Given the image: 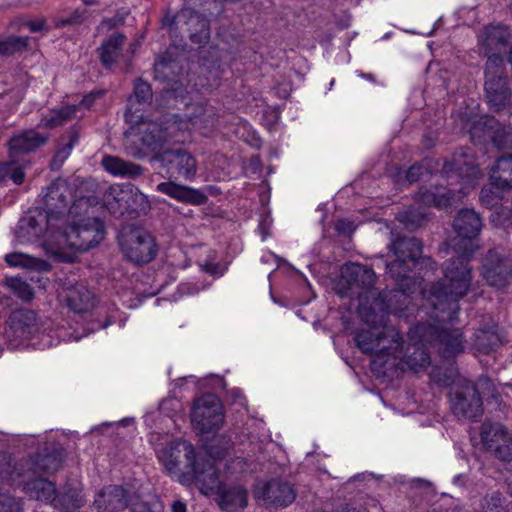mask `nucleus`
<instances>
[{"instance_id": "f704fd0d", "label": "nucleus", "mask_w": 512, "mask_h": 512, "mask_svg": "<svg viewBox=\"0 0 512 512\" xmlns=\"http://www.w3.org/2000/svg\"><path fill=\"white\" fill-rule=\"evenodd\" d=\"M5 284L17 297L23 301H30L34 297L33 288L29 283L19 277L6 278Z\"/></svg>"}, {"instance_id": "79ce46f5", "label": "nucleus", "mask_w": 512, "mask_h": 512, "mask_svg": "<svg viewBox=\"0 0 512 512\" xmlns=\"http://www.w3.org/2000/svg\"><path fill=\"white\" fill-rule=\"evenodd\" d=\"M74 146V140H70L63 147L59 148L53 158L52 165L60 166L70 155Z\"/></svg>"}, {"instance_id": "2eb2a0df", "label": "nucleus", "mask_w": 512, "mask_h": 512, "mask_svg": "<svg viewBox=\"0 0 512 512\" xmlns=\"http://www.w3.org/2000/svg\"><path fill=\"white\" fill-rule=\"evenodd\" d=\"M469 133L475 142L491 139L499 149L512 148V127H501L493 117L483 116L473 122Z\"/></svg>"}, {"instance_id": "8fccbe9b", "label": "nucleus", "mask_w": 512, "mask_h": 512, "mask_svg": "<svg viewBox=\"0 0 512 512\" xmlns=\"http://www.w3.org/2000/svg\"><path fill=\"white\" fill-rule=\"evenodd\" d=\"M85 5L91 6L97 4L100 0H82Z\"/></svg>"}, {"instance_id": "0eeeda50", "label": "nucleus", "mask_w": 512, "mask_h": 512, "mask_svg": "<svg viewBox=\"0 0 512 512\" xmlns=\"http://www.w3.org/2000/svg\"><path fill=\"white\" fill-rule=\"evenodd\" d=\"M46 219L42 212L21 218L15 231L17 242L21 244L34 242L44 236V245L49 253L65 260L70 259L66 256V250L71 247L64 244L62 231L59 228H49Z\"/></svg>"}, {"instance_id": "49530a36", "label": "nucleus", "mask_w": 512, "mask_h": 512, "mask_svg": "<svg viewBox=\"0 0 512 512\" xmlns=\"http://www.w3.org/2000/svg\"><path fill=\"white\" fill-rule=\"evenodd\" d=\"M423 172H424V169L422 166L420 165H413L410 167V169L407 171V180L409 182H415L417 181L420 177L423 176Z\"/></svg>"}, {"instance_id": "2f4dec72", "label": "nucleus", "mask_w": 512, "mask_h": 512, "mask_svg": "<svg viewBox=\"0 0 512 512\" xmlns=\"http://www.w3.org/2000/svg\"><path fill=\"white\" fill-rule=\"evenodd\" d=\"M4 260L10 267L35 271H48L50 269L47 261L21 252L8 253L5 255Z\"/></svg>"}, {"instance_id": "9d476101", "label": "nucleus", "mask_w": 512, "mask_h": 512, "mask_svg": "<svg viewBox=\"0 0 512 512\" xmlns=\"http://www.w3.org/2000/svg\"><path fill=\"white\" fill-rule=\"evenodd\" d=\"M479 390L486 395V390H494V386L489 379L483 378L478 380L477 387L468 384L461 390L452 392L450 403L453 413L458 417L467 419H474L480 416L483 409ZM490 396L495 397L493 391H491Z\"/></svg>"}, {"instance_id": "cd10ccee", "label": "nucleus", "mask_w": 512, "mask_h": 512, "mask_svg": "<svg viewBox=\"0 0 512 512\" xmlns=\"http://www.w3.org/2000/svg\"><path fill=\"white\" fill-rule=\"evenodd\" d=\"M455 191V189L445 187L421 190L418 195V202L420 205L441 208L452 204L455 198L459 200L462 197L456 195Z\"/></svg>"}, {"instance_id": "473e14b6", "label": "nucleus", "mask_w": 512, "mask_h": 512, "mask_svg": "<svg viewBox=\"0 0 512 512\" xmlns=\"http://www.w3.org/2000/svg\"><path fill=\"white\" fill-rule=\"evenodd\" d=\"M104 169L118 177H135L141 174V168L138 165L125 162L115 156H106L102 159Z\"/></svg>"}, {"instance_id": "b1692460", "label": "nucleus", "mask_w": 512, "mask_h": 512, "mask_svg": "<svg viewBox=\"0 0 512 512\" xmlns=\"http://www.w3.org/2000/svg\"><path fill=\"white\" fill-rule=\"evenodd\" d=\"M100 95V91L91 93L89 95H86L79 105H69L59 110H53L49 112L47 115L43 116L39 125L43 128H54L61 126L64 123L75 118L77 116V111L80 110L82 107L89 108L96 99V97H99Z\"/></svg>"}, {"instance_id": "5701e85b", "label": "nucleus", "mask_w": 512, "mask_h": 512, "mask_svg": "<svg viewBox=\"0 0 512 512\" xmlns=\"http://www.w3.org/2000/svg\"><path fill=\"white\" fill-rule=\"evenodd\" d=\"M512 263L496 252H490L483 266V277L491 286L503 287L511 274Z\"/></svg>"}, {"instance_id": "423d86ee", "label": "nucleus", "mask_w": 512, "mask_h": 512, "mask_svg": "<svg viewBox=\"0 0 512 512\" xmlns=\"http://www.w3.org/2000/svg\"><path fill=\"white\" fill-rule=\"evenodd\" d=\"M152 97L151 87L141 80L134 86V94L128 100L125 113L126 121L130 124L125 136L129 141L141 142V147L135 152L138 156H145L150 152H156L163 143L162 135L164 122L159 124L154 121L144 120L140 113L141 106L145 105Z\"/></svg>"}, {"instance_id": "6ab92c4d", "label": "nucleus", "mask_w": 512, "mask_h": 512, "mask_svg": "<svg viewBox=\"0 0 512 512\" xmlns=\"http://www.w3.org/2000/svg\"><path fill=\"white\" fill-rule=\"evenodd\" d=\"M58 298L75 313H86L95 306L92 292L82 283H63L58 290Z\"/></svg>"}, {"instance_id": "aec40b11", "label": "nucleus", "mask_w": 512, "mask_h": 512, "mask_svg": "<svg viewBox=\"0 0 512 512\" xmlns=\"http://www.w3.org/2000/svg\"><path fill=\"white\" fill-rule=\"evenodd\" d=\"M178 22L182 23L181 31L187 32L193 43L203 45L208 42L210 38L209 22L194 9L184 7L178 13Z\"/></svg>"}, {"instance_id": "20e7f679", "label": "nucleus", "mask_w": 512, "mask_h": 512, "mask_svg": "<svg viewBox=\"0 0 512 512\" xmlns=\"http://www.w3.org/2000/svg\"><path fill=\"white\" fill-rule=\"evenodd\" d=\"M453 228L460 238V242H464L463 247L460 243L456 244L460 250H463V257L449 261L445 267L443 281L431 289L432 296L437 300H440L442 296L449 298L456 307V301L465 296L471 286V270L466 259L476 248L473 239L480 233L482 221L474 210L463 209L457 214Z\"/></svg>"}, {"instance_id": "f3484780", "label": "nucleus", "mask_w": 512, "mask_h": 512, "mask_svg": "<svg viewBox=\"0 0 512 512\" xmlns=\"http://www.w3.org/2000/svg\"><path fill=\"white\" fill-rule=\"evenodd\" d=\"M129 505L133 512H151L145 503L133 502L121 486L111 485L103 488L94 500L95 508L101 512L119 511Z\"/></svg>"}, {"instance_id": "4c0bfd02", "label": "nucleus", "mask_w": 512, "mask_h": 512, "mask_svg": "<svg viewBox=\"0 0 512 512\" xmlns=\"http://www.w3.org/2000/svg\"><path fill=\"white\" fill-rule=\"evenodd\" d=\"M483 512H500L502 501L498 493H493L489 497H485L482 501Z\"/></svg>"}, {"instance_id": "ea45409f", "label": "nucleus", "mask_w": 512, "mask_h": 512, "mask_svg": "<svg viewBox=\"0 0 512 512\" xmlns=\"http://www.w3.org/2000/svg\"><path fill=\"white\" fill-rule=\"evenodd\" d=\"M162 27L169 31H177L182 29V23L178 22V14L174 15L169 9H167L161 20Z\"/></svg>"}, {"instance_id": "393cba45", "label": "nucleus", "mask_w": 512, "mask_h": 512, "mask_svg": "<svg viewBox=\"0 0 512 512\" xmlns=\"http://www.w3.org/2000/svg\"><path fill=\"white\" fill-rule=\"evenodd\" d=\"M48 135L34 129L25 130L14 135L9 142V157L15 158L20 154L32 152L44 145Z\"/></svg>"}, {"instance_id": "de8ad7c7", "label": "nucleus", "mask_w": 512, "mask_h": 512, "mask_svg": "<svg viewBox=\"0 0 512 512\" xmlns=\"http://www.w3.org/2000/svg\"><path fill=\"white\" fill-rule=\"evenodd\" d=\"M27 27L31 32H39L44 28V22L42 20H35L26 23Z\"/></svg>"}, {"instance_id": "6e6552de", "label": "nucleus", "mask_w": 512, "mask_h": 512, "mask_svg": "<svg viewBox=\"0 0 512 512\" xmlns=\"http://www.w3.org/2000/svg\"><path fill=\"white\" fill-rule=\"evenodd\" d=\"M478 165L475 164L474 154L469 148L461 149L453 155L450 162L444 165L443 174L449 181L450 186L454 185V180L460 183V192L464 195L473 189L483 177Z\"/></svg>"}, {"instance_id": "3c124183", "label": "nucleus", "mask_w": 512, "mask_h": 512, "mask_svg": "<svg viewBox=\"0 0 512 512\" xmlns=\"http://www.w3.org/2000/svg\"><path fill=\"white\" fill-rule=\"evenodd\" d=\"M341 224H342V222H338V224H337L338 229H340V228H341V227H340V225H341Z\"/></svg>"}, {"instance_id": "f8f14e48", "label": "nucleus", "mask_w": 512, "mask_h": 512, "mask_svg": "<svg viewBox=\"0 0 512 512\" xmlns=\"http://www.w3.org/2000/svg\"><path fill=\"white\" fill-rule=\"evenodd\" d=\"M40 330V318L28 309L13 311L7 321L4 338L11 349L19 348L22 343Z\"/></svg>"}, {"instance_id": "c85d7f7f", "label": "nucleus", "mask_w": 512, "mask_h": 512, "mask_svg": "<svg viewBox=\"0 0 512 512\" xmlns=\"http://www.w3.org/2000/svg\"><path fill=\"white\" fill-rule=\"evenodd\" d=\"M342 277L346 279L350 289L354 286L367 288L374 282V272L357 263L345 265L342 269Z\"/></svg>"}, {"instance_id": "a19ab883", "label": "nucleus", "mask_w": 512, "mask_h": 512, "mask_svg": "<svg viewBox=\"0 0 512 512\" xmlns=\"http://www.w3.org/2000/svg\"><path fill=\"white\" fill-rule=\"evenodd\" d=\"M477 343L480 350L488 352L493 349L498 343V337L493 333L483 332L481 337H478Z\"/></svg>"}, {"instance_id": "37998d69", "label": "nucleus", "mask_w": 512, "mask_h": 512, "mask_svg": "<svg viewBox=\"0 0 512 512\" xmlns=\"http://www.w3.org/2000/svg\"><path fill=\"white\" fill-rule=\"evenodd\" d=\"M172 68H173L172 61L171 60H167L164 57H161L155 63L154 70H155L156 77L162 78V79L167 78L168 77V70L170 71V70H172Z\"/></svg>"}, {"instance_id": "c756f323", "label": "nucleus", "mask_w": 512, "mask_h": 512, "mask_svg": "<svg viewBox=\"0 0 512 512\" xmlns=\"http://www.w3.org/2000/svg\"><path fill=\"white\" fill-rule=\"evenodd\" d=\"M490 183L495 189H510L512 187V156H503L497 160L491 169Z\"/></svg>"}, {"instance_id": "7c9ffc66", "label": "nucleus", "mask_w": 512, "mask_h": 512, "mask_svg": "<svg viewBox=\"0 0 512 512\" xmlns=\"http://www.w3.org/2000/svg\"><path fill=\"white\" fill-rule=\"evenodd\" d=\"M124 42L123 34L114 33L102 43L99 51L101 62L105 67L109 68L118 61Z\"/></svg>"}, {"instance_id": "a211bd4d", "label": "nucleus", "mask_w": 512, "mask_h": 512, "mask_svg": "<svg viewBox=\"0 0 512 512\" xmlns=\"http://www.w3.org/2000/svg\"><path fill=\"white\" fill-rule=\"evenodd\" d=\"M254 497L266 505L287 507L295 500L296 492L286 481L271 480L258 484L254 490Z\"/></svg>"}, {"instance_id": "f257e3e1", "label": "nucleus", "mask_w": 512, "mask_h": 512, "mask_svg": "<svg viewBox=\"0 0 512 512\" xmlns=\"http://www.w3.org/2000/svg\"><path fill=\"white\" fill-rule=\"evenodd\" d=\"M394 254L397 259L387 265V272L397 282L399 289L373 297L369 306L361 303L359 313L362 319L370 326L368 331H361L356 336L357 346L364 353L391 355L396 357L401 348L402 338L393 327L386 325L390 314L406 317L410 300L409 293L419 294L426 298L433 307V316L437 324H418L410 329L409 339L414 351L406 358V364L411 370L418 371L430 364V357L424 349L429 343L438 346L439 352L445 357H451L463 351L462 333L459 329H451L450 322L456 318V307L449 298L441 297L437 300L432 296V289L428 295L421 287V281L408 275L410 266L420 268L430 262V259H420L422 246L416 238H403L393 243Z\"/></svg>"}, {"instance_id": "4468645a", "label": "nucleus", "mask_w": 512, "mask_h": 512, "mask_svg": "<svg viewBox=\"0 0 512 512\" xmlns=\"http://www.w3.org/2000/svg\"><path fill=\"white\" fill-rule=\"evenodd\" d=\"M223 419L222 405L217 396L206 394L194 403L191 420L202 433L219 429Z\"/></svg>"}, {"instance_id": "72a5a7b5", "label": "nucleus", "mask_w": 512, "mask_h": 512, "mask_svg": "<svg viewBox=\"0 0 512 512\" xmlns=\"http://www.w3.org/2000/svg\"><path fill=\"white\" fill-rule=\"evenodd\" d=\"M7 178H10L17 185L24 181L23 168L16 162L15 158H10L9 162L0 164V182Z\"/></svg>"}, {"instance_id": "c9c22d12", "label": "nucleus", "mask_w": 512, "mask_h": 512, "mask_svg": "<svg viewBox=\"0 0 512 512\" xmlns=\"http://www.w3.org/2000/svg\"><path fill=\"white\" fill-rule=\"evenodd\" d=\"M29 38L28 37H18V36H10V37H0V54L1 55H10L18 51H22L28 45Z\"/></svg>"}, {"instance_id": "a878e982", "label": "nucleus", "mask_w": 512, "mask_h": 512, "mask_svg": "<svg viewBox=\"0 0 512 512\" xmlns=\"http://www.w3.org/2000/svg\"><path fill=\"white\" fill-rule=\"evenodd\" d=\"M163 162L168 165L170 170L186 180L192 179L196 174V160L186 151L165 152Z\"/></svg>"}, {"instance_id": "7ed1b4c3", "label": "nucleus", "mask_w": 512, "mask_h": 512, "mask_svg": "<svg viewBox=\"0 0 512 512\" xmlns=\"http://www.w3.org/2000/svg\"><path fill=\"white\" fill-rule=\"evenodd\" d=\"M59 467L60 460L54 454L12 463L9 455L0 453V483L21 487L28 498L45 504L53 503L63 512H75L85 503L80 489L73 488L58 494L54 483L38 476L41 472H54Z\"/></svg>"}, {"instance_id": "bb28decb", "label": "nucleus", "mask_w": 512, "mask_h": 512, "mask_svg": "<svg viewBox=\"0 0 512 512\" xmlns=\"http://www.w3.org/2000/svg\"><path fill=\"white\" fill-rule=\"evenodd\" d=\"M157 190L179 202L192 205H201L205 203L206 196L199 190L179 185L175 182H162L157 185Z\"/></svg>"}, {"instance_id": "9b49d317", "label": "nucleus", "mask_w": 512, "mask_h": 512, "mask_svg": "<svg viewBox=\"0 0 512 512\" xmlns=\"http://www.w3.org/2000/svg\"><path fill=\"white\" fill-rule=\"evenodd\" d=\"M123 254L135 263H148L156 255L155 240L142 228H131L121 232L119 238Z\"/></svg>"}, {"instance_id": "58836bf2", "label": "nucleus", "mask_w": 512, "mask_h": 512, "mask_svg": "<svg viewBox=\"0 0 512 512\" xmlns=\"http://www.w3.org/2000/svg\"><path fill=\"white\" fill-rule=\"evenodd\" d=\"M480 200L484 206L489 208L494 207L500 201V193L499 191H492L491 189L483 188L480 194Z\"/></svg>"}, {"instance_id": "e433bc0d", "label": "nucleus", "mask_w": 512, "mask_h": 512, "mask_svg": "<svg viewBox=\"0 0 512 512\" xmlns=\"http://www.w3.org/2000/svg\"><path fill=\"white\" fill-rule=\"evenodd\" d=\"M0 512H23L21 500L9 494H0Z\"/></svg>"}, {"instance_id": "4be33fe9", "label": "nucleus", "mask_w": 512, "mask_h": 512, "mask_svg": "<svg viewBox=\"0 0 512 512\" xmlns=\"http://www.w3.org/2000/svg\"><path fill=\"white\" fill-rule=\"evenodd\" d=\"M509 38L510 34L506 27L488 26L479 35V50L488 57L487 61L490 57L502 59L500 54L505 51Z\"/></svg>"}, {"instance_id": "ddd939ff", "label": "nucleus", "mask_w": 512, "mask_h": 512, "mask_svg": "<svg viewBox=\"0 0 512 512\" xmlns=\"http://www.w3.org/2000/svg\"><path fill=\"white\" fill-rule=\"evenodd\" d=\"M503 59L490 57L486 67L485 93L490 107L500 111L511 103V95L507 87V79L502 72Z\"/></svg>"}, {"instance_id": "39448f33", "label": "nucleus", "mask_w": 512, "mask_h": 512, "mask_svg": "<svg viewBox=\"0 0 512 512\" xmlns=\"http://www.w3.org/2000/svg\"><path fill=\"white\" fill-rule=\"evenodd\" d=\"M156 454L164 470L182 484L195 482L201 493L217 486L216 461L196 458L193 445L179 439L157 448Z\"/></svg>"}, {"instance_id": "f03ea898", "label": "nucleus", "mask_w": 512, "mask_h": 512, "mask_svg": "<svg viewBox=\"0 0 512 512\" xmlns=\"http://www.w3.org/2000/svg\"><path fill=\"white\" fill-rule=\"evenodd\" d=\"M46 223L49 228L62 231L64 244L71 250L85 251L97 245L104 238L103 223L86 217L89 201L80 198L67 209L68 200L72 199V190L66 180L57 179L43 196Z\"/></svg>"}, {"instance_id": "412c9836", "label": "nucleus", "mask_w": 512, "mask_h": 512, "mask_svg": "<svg viewBox=\"0 0 512 512\" xmlns=\"http://www.w3.org/2000/svg\"><path fill=\"white\" fill-rule=\"evenodd\" d=\"M219 469V465L216 462V471ZM217 486L205 495L217 494V503L219 507L226 512H236L244 509L247 506L248 494L245 488L240 485L234 486H222L218 479V473L216 472Z\"/></svg>"}, {"instance_id": "1a4fd4ad", "label": "nucleus", "mask_w": 512, "mask_h": 512, "mask_svg": "<svg viewBox=\"0 0 512 512\" xmlns=\"http://www.w3.org/2000/svg\"><path fill=\"white\" fill-rule=\"evenodd\" d=\"M187 109V121L174 116L165 117L162 132V135L165 136L163 142L176 137L178 132L188 129L189 125L199 130H206L215 126L216 111L214 107L199 102L189 105Z\"/></svg>"}, {"instance_id": "c03bdc74", "label": "nucleus", "mask_w": 512, "mask_h": 512, "mask_svg": "<svg viewBox=\"0 0 512 512\" xmlns=\"http://www.w3.org/2000/svg\"><path fill=\"white\" fill-rule=\"evenodd\" d=\"M87 17L86 11L81 9H76L73 11L68 17L63 18L59 21V25H76L83 22Z\"/></svg>"}, {"instance_id": "dca6fc26", "label": "nucleus", "mask_w": 512, "mask_h": 512, "mask_svg": "<svg viewBox=\"0 0 512 512\" xmlns=\"http://www.w3.org/2000/svg\"><path fill=\"white\" fill-rule=\"evenodd\" d=\"M480 438L485 449L495 457L502 461L512 460V438L501 424L483 423Z\"/></svg>"}, {"instance_id": "a18cd8bd", "label": "nucleus", "mask_w": 512, "mask_h": 512, "mask_svg": "<svg viewBox=\"0 0 512 512\" xmlns=\"http://www.w3.org/2000/svg\"><path fill=\"white\" fill-rule=\"evenodd\" d=\"M424 217V214L416 215L413 211H407L400 215V221L408 228H416L421 224Z\"/></svg>"}, {"instance_id": "09e8293b", "label": "nucleus", "mask_w": 512, "mask_h": 512, "mask_svg": "<svg viewBox=\"0 0 512 512\" xmlns=\"http://www.w3.org/2000/svg\"><path fill=\"white\" fill-rule=\"evenodd\" d=\"M171 512H187L186 504L180 500L174 501L171 506Z\"/></svg>"}]
</instances>
